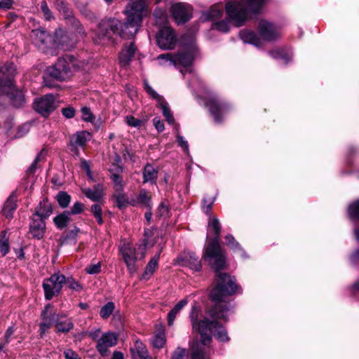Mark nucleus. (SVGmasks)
Instances as JSON below:
<instances>
[{
	"label": "nucleus",
	"instance_id": "29",
	"mask_svg": "<svg viewBox=\"0 0 359 359\" xmlns=\"http://www.w3.org/2000/svg\"><path fill=\"white\" fill-rule=\"evenodd\" d=\"M187 300L186 299L180 300L171 311L168 313V325H172L177 315L180 311L187 304Z\"/></svg>",
	"mask_w": 359,
	"mask_h": 359
},
{
	"label": "nucleus",
	"instance_id": "4",
	"mask_svg": "<svg viewBox=\"0 0 359 359\" xmlns=\"http://www.w3.org/2000/svg\"><path fill=\"white\" fill-rule=\"evenodd\" d=\"M123 30L128 31L124 27V24L119 20L110 19L99 24L96 35L93 37V41L97 44L107 45L115 43L118 36L123 39H130L133 36H122Z\"/></svg>",
	"mask_w": 359,
	"mask_h": 359
},
{
	"label": "nucleus",
	"instance_id": "33",
	"mask_svg": "<svg viewBox=\"0 0 359 359\" xmlns=\"http://www.w3.org/2000/svg\"><path fill=\"white\" fill-rule=\"evenodd\" d=\"M17 208L15 201L14 198H9L4 204L3 208V214L7 218H11L13 217V212Z\"/></svg>",
	"mask_w": 359,
	"mask_h": 359
},
{
	"label": "nucleus",
	"instance_id": "5",
	"mask_svg": "<svg viewBox=\"0 0 359 359\" xmlns=\"http://www.w3.org/2000/svg\"><path fill=\"white\" fill-rule=\"evenodd\" d=\"M75 62L74 57L71 55L60 57L53 65L46 69V73L57 80L65 81L73 75Z\"/></svg>",
	"mask_w": 359,
	"mask_h": 359
},
{
	"label": "nucleus",
	"instance_id": "62",
	"mask_svg": "<svg viewBox=\"0 0 359 359\" xmlns=\"http://www.w3.org/2000/svg\"><path fill=\"white\" fill-rule=\"evenodd\" d=\"M101 332L100 329H95L94 330L89 331L86 332V334L89 336L93 340H98V337L100 336V334Z\"/></svg>",
	"mask_w": 359,
	"mask_h": 359
},
{
	"label": "nucleus",
	"instance_id": "57",
	"mask_svg": "<svg viewBox=\"0 0 359 359\" xmlns=\"http://www.w3.org/2000/svg\"><path fill=\"white\" fill-rule=\"evenodd\" d=\"M111 178L114 183L115 184L116 187H117V189L123 188L122 177L119 175L112 174Z\"/></svg>",
	"mask_w": 359,
	"mask_h": 359
},
{
	"label": "nucleus",
	"instance_id": "35",
	"mask_svg": "<svg viewBox=\"0 0 359 359\" xmlns=\"http://www.w3.org/2000/svg\"><path fill=\"white\" fill-rule=\"evenodd\" d=\"M55 331L57 332L67 333L74 327V324L70 320L55 323Z\"/></svg>",
	"mask_w": 359,
	"mask_h": 359
},
{
	"label": "nucleus",
	"instance_id": "52",
	"mask_svg": "<svg viewBox=\"0 0 359 359\" xmlns=\"http://www.w3.org/2000/svg\"><path fill=\"white\" fill-rule=\"evenodd\" d=\"M41 8L46 20H50L52 18H53L52 12L49 9L47 3L45 1H43L41 3Z\"/></svg>",
	"mask_w": 359,
	"mask_h": 359
},
{
	"label": "nucleus",
	"instance_id": "60",
	"mask_svg": "<svg viewBox=\"0 0 359 359\" xmlns=\"http://www.w3.org/2000/svg\"><path fill=\"white\" fill-rule=\"evenodd\" d=\"M33 33L36 35V36L40 39V41L42 43H45L46 39L48 37V34L46 32L41 30H35L33 31Z\"/></svg>",
	"mask_w": 359,
	"mask_h": 359
},
{
	"label": "nucleus",
	"instance_id": "43",
	"mask_svg": "<svg viewBox=\"0 0 359 359\" xmlns=\"http://www.w3.org/2000/svg\"><path fill=\"white\" fill-rule=\"evenodd\" d=\"M69 288L76 292H80L83 290V286L72 277L66 278L65 283Z\"/></svg>",
	"mask_w": 359,
	"mask_h": 359
},
{
	"label": "nucleus",
	"instance_id": "37",
	"mask_svg": "<svg viewBox=\"0 0 359 359\" xmlns=\"http://www.w3.org/2000/svg\"><path fill=\"white\" fill-rule=\"evenodd\" d=\"M114 309V303L112 302H109L101 307L100 311V316L102 319H107L112 314Z\"/></svg>",
	"mask_w": 359,
	"mask_h": 359
},
{
	"label": "nucleus",
	"instance_id": "21",
	"mask_svg": "<svg viewBox=\"0 0 359 359\" xmlns=\"http://www.w3.org/2000/svg\"><path fill=\"white\" fill-rule=\"evenodd\" d=\"M143 183L156 184L158 178V170L152 165L147 163L142 171Z\"/></svg>",
	"mask_w": 359,
	"mask_h": 359
},
{
	"label": "nucleus",
	"instance_id": "58",
	"mask_svg": "<svg viewBox=\"0 0 359 359\" xmlns=\"http://www.w3.org/2000/svg\"><path fill=\"white\" fill-rule=\"evenodd\" d=\"M0 251L1 254L4 256L9 251V244L8 240H2L0 242Z\"/></svg>",
	"mask_w": 359,
	"mask_h": 359
},
{
	"label": "nucleus",
	"instance_id": "22",
	"mask_svg": "<svg viewBox=\"0 0 359 359\" xmlns=\"http://www.w3.org/2000/svg\"><path fill=\"white\" fill-rule=\"evenodd\" d=\"M151 345L156 348H162L166 342L165 332L163 327L160 326L155 331L151 339Z\"/></svg>",
	"mask_w": 359,
	"mask_h": 359
},
{
	"label": "nucleus",
	"instance_id": "51",
	"mask_svg": "<svg viewBox=\"0 0 359 359\" xmlns=\"http://www.w3.org/2000/svg\"><path fill=\"white\" fill-rule=\"evenodd\" d=\"M101 262L91 264L86 267L85 271L88 274H97L101 271Z\"/></svg>",
	"mask_w": 359,
	"mask_h": 359
},
{
	"label": "nucleus",
	"instance_id": "39",
	"mask_svg": "<svg viewBox=\"0 0 359 359\" xmlns=\"http://www.w3.org/2000/svg\"><path fill=\"white\" fill-rule=\"evenodd\" d=\"M270 55L274 58L283 60L285 64H287L292 58L291 55L284 53V51L280 48L274 49L270 51Z\"/></svg>",
	"mask_w": 359,
	"mask_h": 359
},
{
	"label": "nucleus",
	"instance_id": "2",
	"mask_svg": "<svg viewBox=\"0 0 359 359\" xmlns=\"http://www.w3.org/2000/svg\"><path fill=\"white\" fill-rule=\"evenodd\" d=\"M149 13V4L146 0H136L129 3L124 11L126 18L123 22L124 27L128 31L123 30L122 36H134L139 31L143 18L147 17Z\"/></svg>",
	"mask_w": 359,
	"mask_h": 359
},
{
	"label": "nucleus",
	"instance_id": "16",
	"mask_svg": "<svg viewBox=\"0 0 359 359\" xmlns=\"http://www.w3.org/2000/svg\"><path fill=\"white\" fill-rule=\"evenodd\" d=\"M42 322L40 324V335L42 337L46 332L50 329L55 320V314L53 312L52 306L48 304L41 313Z\"/></svg>",
	"mask_w": 359,
	"mask_h": 359
},
{
	"label": "nucleus",
	"instance_id": "31",
	"mask_svg": "<svg viewBox=\"0 0 359 359\" xmlns=\"http://www.w3.org/2000/svg\"><path fill=\"white\" fill-rule=\"evenodd\" d=\"M53 221L56 226L62 229L67 226L70 222V212L69 211H65L62 214L56 216Z\"/></svg>",
	"mask_w": 359,
	"mask_h": 359
},
{
	"label": "nucleus",
	"instance_id": "25",
	"mask_svg": "<svg viewBox=\"0 0 359 359\" xmlns=\"http://www.w3.org/2000/svg\"><path fill=\"white\" fill-rule=\"evenodd\" d=\"M153 233L149 229H146L144 233V238L142 243L139 245L138 250L140 252V259L144 257L146 254V249L148 247H151L154 245L155 242L152 239Z\"/></svg>",
	"mask_w": 359,
	"mask_h": 359
},
{
	"label": "nucleus",
	"instance_id": "56",
	"mask_svg": "<svg viewBox=\"0 0 359 359\" xmlns=\"http://www.w3.org/2000/svg\"><path fill=\"white\" fill-rule=\"evenodd\" d=\"M62 114L67 118H73L75 115V110L73 107H67L62 109Z\"/></svg>",
	"mask_w": 359,
	"mask_h": 359
},
{
	"label": "nucleus",
	"instance_id": "50",
	"mask_svg": "<svg viewBox=\"0 0 359 359\" xmlns=\"http://www.w3.org/2000/svg\"><path fill=\"white\" fill-rule=\"evenodd\" d=\"M81 118L84 121L93 122L95 120V116L93 115V114L90 111V109L88 107H83L81 109Z\"/></svg>",
	"mask_w": 359,
	"mask_h": 359
},
{
	"label": "nucleus",
	"instance_id": "19",
	"mask_svg": "<svg viewBox=\"0 0 359 359\" xmlns=\"http://www.w3.org/2000/svg\"><path fill=\"white\" fill-rule=\"evenodd\" d=\"M133 359H151L146 346L140 341L137 340L134 346L130 348Z\"/></svg>",
	"mask_w": 359,
	"mask_h": 359
},
{
	"label": "nucleus",
	"instance_id": "18",
	"mask_svg": "<svg viewBox=\"0 0 359 359\" xmlns=\"http://www.w3.org/2000/svg\"><path fill=\"white\" fill-rule=\"evenodd\" d=\"M136 48L134 42H130L128 46H125L122 51L120 53L118 59L121 66L126 67L129 65L133 57Z\"/></svg>",
	"mask_w": 359,
	"mask_h": 359
},
{
	"label": "nucleus",
	"instance_id": "59",
	"mask_svg": "<svg viewBox=\"0 0 359 359\" xmlns=\"http://www.w3.org/2000/svg\"><path fill=\"white\" fill-rule=\"evenodd\" d=\"M153 123L158 132H162L165 128L163 122L158 117L153 119Z\"/></svg>",
	"mask_w": 359,
	"mask_h": 359
},
{
	"label": "nucleus",
	"instance_id": "63",
	"mask_svg": "<svg viewBox=\"0 0 359 359\" xmlns=\"http://www.w3.org/2000/svg\"><path fill=\"white\" fill-rule=\"evenodd\" d=\"M177 142L179 146L182 147L184 151L188 149V143L181 135L177 136Z\"/></svg>",
	"mask_w": 359,
	"mask_h": 359
},
{
	"label": "nucleus",
	"instance_id": "1",
	"mask_svg": "<svg viewBox=\"0 0 359 359\" xmlns=\"http://www.w3.org/2000/svg\"><path fill=\"white\" fill-rule=\"evenodd\" d=\"M220 231L221 226L219 220L213 218L208 224V235L212 234L213 238L208 243L204 254V259L210 262L216 273L215 285L210 292V298L215 302V305L208 312L212 320L206 317L199 320L201 310L196 304L192 306L189 314L193 331L200 334L201 342L204 345L210 344L213 331L219 341L229 340L226 330L217 320L228 321L231 307L226 299L239 290L235 278L221 271L225 266L226 259L219 244Z\"/></svg>",
	"mask_w": 359,
	"mask_h": 359
},
{
	"label": "nucleus",
	"instance_id": "9",
	"mask_svg": "<svg viewBox=\"0 0 359 359\" xmlns=\"http://www.w3.org/2000/svg\"><path fill=\"white\" fill-rule=\"evenodd\" d=\"M1 89L5 94L9 96L14 107H20L25 102V95L22 91L15 88L13 77L8 78L5 83H1Z\"/></svg>",
	"mask_w": 359,
	"mask_h": 359
},
{
	"label": "nucleus",
	"instance_id": "53",
	"mask_svg": "<svg viewBox=\"0 0 359 359\" xmlns=\"http://www.w3.org/2000/svg\"><path fill=\"white\" fill-rule=\"evenodd\" d=\"M225 241L226 245L231 249L236 250L240 247L239 243L230 234L225 236Z\"/></svg>",
	"mask_w": 359,
	"mask_h": 359
},
{
	"label": "nucleus",
	"instance_id": "48",
	"mask_svg": "<svg viewBox=\"0 0 359 359\" xmlns=\"http://www.w3.org/2000/svg\"><path fill=\"white\" fill-rule=\"evenodd\" d=\"M126 122L129 126L134 128H140L143 123L142 120L130 115L126 117Z\"/></svg>",
	"mask_w": 359,
	"mask_h": 359
},
{
	"label": "nucleus",
	"instance_id": "41",
	"mask_svg": "<svg viewBox=\"0 0 359 359\" xmlns=\"http://www.w3.org/2000/svg\"><path fill=\"white\" fill-rule=\"evenodd\" d=\"M90 210L92 213L93 214L94 217H95L97 223L99 224H103V219H102V207L100 204H94L91 206Z\"/></svg>",
	"mask_w": 359,
	"mask_h": 359
},
{
	"label": "nucleus",
	"instance_id": "47",
	"mask_svg": "<svg viewBox=\"0 0 359 359\" xmlns=\"http://www.w3.org/2000/svg\"><path fill=\"white\" fill-rule=\"evenodd\" d=\"M144 89L153 99L158 101V104L164 100L147 83H144Z\"/></svg>",
	"mask_w": 359,
	"mask_h": 359
},
{
	"label": "nucleus",
	"instance_id": "6",
	"mask_svg": "<svg viewBox=\"0 0 359 359\" xmlns=\"http://www.w3.org/2000/svg\"><path fill=\"white\" fill-rule=\"evenodd\" d=\"M65 281L66 277L60 272L55 273L50 278L45 279L42 285L45 298L50 300L53 297L58 295Z\"/></svg>",
	"mask_w": 359,
	"mask_h": 359
},
{
	"label": "nucleus",
	"instance_id": "28",
	"mask_svg": "<svg viewBox=\"0 0 359 359\" xmlns=\"http://www.w3.org/2000/svg\"><path fill=\"white\" fill-rule=\"evenodd\" d=\"M52 213V207L50 203L48 201L41 202L39 206L36 208V212L33 215L46 219Z\"/></svg>",
	"mask_w": 359,
	"mask_h": 359
},
{
	"label": "nucleus",
	"instance_id": "7",
	"mask_svg": "<svg viewBox=\"0 0 359 359\" xmlns=\"http://www.w3.org/2000/svg\"><path fill=\"white\" fill-rule=\"evenodd\" d=\"M156 43L161 49H173L177 43V36L174 30L169 26L160 27L156 34Z\"/></svg>",
	"mask_w": 359,
	"mask_h": 359
},
{
	"label": "nucleus",
	"instance_id": "15",
	"mask_svg": "<svg viewBox=\"0 0 359 359\" xmlns=\"http://www.w3.org/2000/svg\"><path fill=\"white\" fill-rule=\"evenodd\" d=\"M90 138V134L87 131H81L73 135L69 144L71 151L78 155L79 148L84 147Z\"/></svg>",
	"mask_w": 359,
	"mask_h": 359
},
{
	"label": "nucleus",
	"instance_id": "44",
	"mask_svg": "<svg viewBox=\"0 0 359 359\" xmlns=\"http://www.w3.org/2000/svg\"><path fill=\"white\" fill-rule=\"evenodd\" d=\"M188 351L186 348L177 347L172 353L170 359H187Z\"/></svg>",
	"mask_w": 359,
	"mask_h": 359
},
{
	"label": "nucleus",
	"instance_id": "26",
	"mask_svg": "<svg viewBox=\"0 0 359 359\" xmlns=\"http://www.w3.org/2000/svg\"><path fill=\"white\" fill-rule=\"evenodd\" d=\"M82 193L93 201H98L102 197V187L100 184L95 186L93 189H82Z\"/></svg>",
	"mask_w": 359,
	"mask_h": 359
},
{
	"label": "nucleus",
	"instance_id": "34",
	"mask_svg": "<svg viewBox=\"0 0 359 359\" xmlns=\"http://www.w3.org/2000/svg\"><path fill=\"white\" fill-rule=\"evenodd\" d=\"M154 16L155 18L156 23L160 27L167 26L168 15L165 11L162 9H156L154 12Z\"/></svg>",
	"mask_w": 359,
	"mask_h": 359
},
{
	"label": "nucleus",
	"instance_id": "17",
	"mask_svg": "<svg viewBox=\"0 0 359 359\" xmlns=\"http://www.w3.org/2000/svg\"><path fill=\"white\" fill-rule=\"evenodd\" d=\"M46 230L44 219L33 215L29 225V232L36 239L43 237Z\"/></svg>",
	"mask_w": 359,
	"mask_h": 359
},
{
	"label": "nucleus",
	"instance_id": "10",
	"mask_svg": "<svg viewBox=\"0 0 359 359\" xmlns=\"http://www.w3.org/2000/svg\"><path fill=\"white\" fill-rule=\"evenodd\" d=\"M55 108V100L52 94H48L35 100V110L45 117L53 112Z\"/></svg>",
	"mask_w": 359,
	"mask_h": 359
},
{
	"label": "nucleus",
	"instance_id": "30",
	"mask_svg": "<svg viewBox=\"0 0 359 359\" xmlns=\"http://www.w3.org/2000/svg\"><path fill=\"white\" fill-rule=\"evenodd\" d=\"M240 36L245 43L259 46V39L257 34L250 30H243L240 32Z\"/></svg>",
	"mask_w": 359,
	"mask_h": 359
},
{
	"label": "nucleus",
	"instance_id": "42",
	"mask_svg": "<svg viewBox=\"0 0 359 359\" xmlns=\"http://www.w3.org/2000/svg\"><path fill=\"white\" fill-rule=\"evenodd\" d=\"M348 215L352 219H359V200L348 206Z\"/></svg>",
	"mask_w": 359,
	"mask_h": 359
},
{
	"label": "nucleus",
	"instance_id": "49",
	"mask_svg": "<svg viewBox=\"0 0 359 359\" xmlns=\"http://www.w3.org/2000/svg\"><path fill=\"white\" fill-rule=\"evenodd\" d=\"M214 26L216 29L222 32H227L229 30V22L226 20L215 22Z\"/></svg>",
	"mask_w": 359,
	"mask_h": 359
},
{
	"label": "nucleus",
	"instance_id": "23",
	"mask_svg": "<svg viewBox=\"0 0 359 359\" xmlns=\"http://www.w3.org/2000/svg\"><path fill=\"white\" fill-rule=\"evenodd\" d=\"M130 205L135 206L142 205L145 207H151V196L146 189H141L138 196L135 198H132L130 201Z\"/></svg>",
	"mask_w": 359,
	"mask_h": 359
},
{
	"label": "nucleus",
	"instance_id": "40",
	"mask_svg": "<svg viewBox=\"0 0 359 359\" xmlns=\"http://www.w3.org/2000/svg\"><path fill=\"white\" fill-rule=\"evenodd\" d=\"M57 201L60 207L67 208L71 201L70 196L65 191H60L57 195Z\"/></svg>",
	"mask_w": 359,
	"mask_h": 359
},
{
	"label": "nucleus",
	"instance_id": "38",
	"mask_svg": "<svg viewBox=\"0 0 359 359\" xmlns=\"http://www.w3.org/2000/svg\"><path fill=\"white\" fill-rule=\"evenodd\" d=\"M55 5L60 13L65 18H67L71 17L72 11L68 7V5L63 0H55Z\"/></svg>",
	"mask_w": 359,
	"mask_h": 359
},
{
	"label": "nucleus",
	"instance_id": "27",
	"mask_svg": "<svg viewBox=\"0 0 359 359\" xmlns=\"http://www.w3.org/2000/svg\"><path fill=\"white\" fill-rule=\"evenodd\" d=\"M183 265L189 267L195 271H199L201 269V264L198 257L194 253L189 254L183 259Z\"/></svg>",
	"mask_w": 359,
	"mask_h": 359
},
{
	"label": "nucleus",
	"instance_id": "46",
	"mask_svg": "<svg viewBox=\"0 0 359 359\" xmlns=\"http://www.w3.org/2000/svg\"><path fill=\"white\" fill-rule=\"evenodd\" d=\"M215 202V198L213 197H205L203 199L202 208L204 212L209 214L212 210V207Z\"/></svg>",
	"mask_w": 359,
	"mask_h": 359
},
{
	"label": "nucleus",
	"instance_id": "32",
	"mask_svg": "<svg viewBox=\"0 0 359 359\" xmlns=\"http://www.w3.org/2000/svg\"><path fill=\"white\" fill-rule=\"evenodd\" d=\"M161 66H170L173 65L175 67V54L172 53H164L161 54L156 57Z\"/></svg>",
	"mask_w": 359,
	"mask_h": 359
},
{
	"label": "nucleus",
	"instance_id": "36",
	"mask_svg": "<svg viewBox=\"0 0 359 359\" xmlns=\"http://www.w3.org/2000/svg\"><path fill=\"white\" fill-rule=\"evenodd\" d=\"M158 104L162 110V113H163V116H165L167 122L169 124H174L175 118L172 114V112L168 107V103L165 100H163Z\"/></svg>",
	"mask_w": 359,
	"mask_h": 359
},
{
	"label": "nucleus",
	"instance_id": "61",
	"mask_svg": "<svg viewBox=\"0 0 359 359\" xmlns=\"http://www.w3.org/2000/svg\"><path fill=\"white\" fill-rule=\"evenodd\" d=\"M13 4V0H1L0 1V8L8 10L10 9Z\"/></svg>",
	"mask_w": 359,
	"mask_h": 359
},
{
	"label": "nucleus",
	"instance_id": "24",
	"mask_svg": "<svg viewBox=\"0 0 359 359\" xmlns=\"http://www.w3.org/2000/svg\"><path fill=\"white\" fill-rule=\"evenodd\" d=\"M160 253L161 251H159L156 255H155L148 262L147 264L144 272L142 274V278L144 280H148L155 272L158 267V261L160 258Z\"/></svg>",
	"mask_w": 359,
	"mask_h": 359
},
{
	"label": "nucleus",
	"instance_id": "54",
	"mask_svg": "<svg viewBox=\"0 0 359 359\" xmlns=\"http://www.w3.org/2000/svg\"><path fill=\"white\" fill-rule=\"evenodd\" d=\"M83 210V204L80 202H76L74 203L73 206L71 208L70 215H77L80 214Z\"/></svg>",
	"mask_w": 359,
	"mask_h": 359
},
{
	"label": "nucleus",
	"instance_id": "64",
	"mask_svg": "<svg viewBox=\"0 0 359 359\" xmlns=\"http://www.w3.org/2000/svg\"><path fill=\"white\" fill-rule=\"evenodd\" d=\"M191 359H205L203 352L201 350H195L191 353Z\"/></svg>",
	"mask_w": 359,
	"mask_h": 359
},
{
	"label": "nucleus",
	"instance_id": "11",
	"mask_svg": "<svg viewBox=\"0 0 359 359\" xmlns=\"http://www.w3.org/2000/svg\"><path fill=\"white\" fill-rule=\"evenodd\" d=\"M117 341V334L112 332H105L97 340L96 349L102 356H105L109 352V348L116 346Z\"/></svg>",
	"mask_w": 359,
	"mask_h": 359
},
{
	"label": "nucleus",
	"instance_id": "8",
	"mask_svg": "<svg viewBox=\"0 0 359 359\" xmlns=\"http://www.w3.org/2000/svg\"><path fill=\"white\" fill-rule=\"evenodd\" d=\"M205 105L217 123L222 122L224 114L229 109V105L217 97H210L206 101Z\"/></svg>",
	"mask_w": 359,
	"mask_h": 359
},
{
	"label": "nucleus",
	"instance_id": "55",
	"mask_svg": "<svg viewBox=\"0 0 359 359\" xmlns=\"http://www.w3.org/2000/svg\"><path fill=\"white\" fill-rule=\"evenodd\" d=\"M65 359H81L79 355L72 349H67L64 351Z\"/></svg>",
	"mask_w": 359,
	"mask_h": 359
},
{
	"label": "nucleus",
	"instance_id": "3",
	"mask_svg": "<svg viewBox=\"0 0 359 359\" xmlns=\"http://www.w3.org/2000/svg\"><path fill=\"white\" fill-rule=\"evenodd\" d=\"M266 0H231L226 4V13L236 27L241 26L247 19L248 12L257 13Z\"/></svg>",
	"mask_w": 359,
	"mask_h": 359
},
{
	"label": "nucleus",
	"instance_id": "14",
	"mask_svg": "<svg viewBox=\"0 0 359 359\" xmlns=\"http://www.w3.org/2000/svg\"><path fill=\"white\" fill-rule=\"evenodd\" d=\"M259 33L263 39L271 41L280 37V33L272 23L262 20L258 25Z\"/></svg>",
	"mask_w": 359,
	"mask_h": 359
},
{
	"label": "nucleus",
	"instance_id": "12",
	"mask_svg": "<svg viewBox=\"0 0 359 359\" xmlns=\"http://www.w3.org/2000/svg\"><path fill=\"white\" fill-rule=\"evenodd\" d=\"M120 252L123 256V260L127 265L128 269L130 273L136 271L135 266L137 259V250L133 248L130 243H124L120 248Z\"/></svg>",
	"mask_w": 359,
	"mask_h": 359
},
{
	"label": "nucleus",
	"instance_id": "20",
	"mask_svg": "<svg viewBox=\"0 0 359 359\" xmlns=\"http://www.w3.org/2000/svg\"><path fill=\"white\" fill-rule=\"evenodd\" d=\"M195 58L193 51L179 52L175 54V67L178 66L189 67Z\"/></svg>",
	"mask_w": 359,
	"mask_h": 359
},
{
	"label": "nucleus",
	"instance_id": "13",
	"mask_svg": "<svg viewBox=\"0 0 359 359\" xmlns=\"http://www.w3.org/2000/svg\"><path fill=\"white\" fill-rule=\"evenodd\" d=\"M191 6L183 3L175 4L171 7L172 15L178 24L184 23L191 18Z\"/></svg>",
	"mask_w": 359,
	"mask_h": 359
},
{
	"label": "nucleus",
	"instance_id": "45",
	"mask_svg": "<svg viewBox=\"0 0 359 359\" xmlns=\"http://www.w3.org/2000/svg\"><path fill=\"white\" fill-rule=\"evenodd\" d=\"M130 201L125 194H118L116 196V205L118 208L122 209L130 205Z\"/></svg>",
	"mask_w": 359,
	"mask_h": 359
}]
</instances>
